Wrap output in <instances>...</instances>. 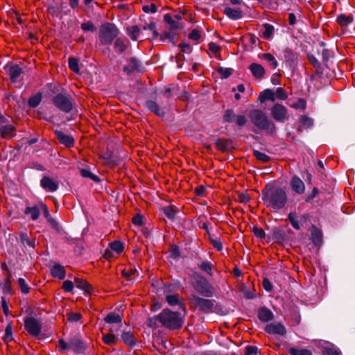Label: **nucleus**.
<instances>
[{
  "mask_svg": "<svg viewBox=\"0 0 355 355\" xmlns=\"http://www.w3.org/2000/svg\"><path fill=\"white\" fill-rule=\"evenodd\" d=\"M249 118L252 124L258 130L267 131L270 135L276 133L277 128L275 123L270 120L261 110H250Z\"/></svg>",
  "mask_w": 355,
  "mask_h": 355,
  "instance_id": "7ed1b4c3",
  "label": "nucleus"
},
{
  "mask_svg": "<svg viewBox=\"0 0 355 355\" xmlns=\"http://www.w3.org/2000/svg\"><path fill=\"white\" fill-rule=\"evenodd\" d=\"M223 119L224 122L229 123H231L234 121L239 128H243L248 123V119L244 115H236L232 109H227L225 111Z\"/></svg>",
  "mask_w": 355,
  "mask_h": 355,
  "instance_id": "f8f14e48",
  "label": "nucleus"
},
{
  "mask_svg": "<svg viewBox=\"0 0 355 355\" xmlns=\"http://www.w3.org/2000/svg\"><path fill=\"white\" fill-rule=\"evenodd\" d=\"M214 143L217 150L225 153L229 152L232 149L231 145L233 143L232 139H227L223 138H217L214 139Z\"/></svg>",
  "mask_w": 355,
  "mask_h": 355,
  "instance_id": "5701e85b",
  "label": "nucleus"
},
{
  "mask_svg": "<svg viewBox=\"0 0 355 355\" xmlns=\"http://www.w3.org/2000/svg\"><path fill=\"white\" fill-rule=\"evenodd\" d=\"M157 322L160 323L159 313L153 317H148L146 320V325L153 329H156L157 327Z\"/></svg>",
  "mask_w": 355,
  "mask_h": 355,
  "instance_id": "09e8293b",
  "label": "nucleus"
},
{
  "mask_svg": "<svg viewBox=\"0 0 355 355\" xmlns=\"http://www.w3.org/2000/svg\"><path fill=\"white\" fill-rule=\"evenodd\" d=\"M45 6L47 8L49 14L60 19L62 17L60 1H52L51 3L45 4Z\"/></svg>",
  "mask_w": 355,
  "mask_h": 355,
  "instance_id": "bb28decb",
  "label": "nucleus"
},
{
  "mask_svg": "<svg viewBox=\"0 0 355 355\" xmlns=\"http://www.w3.org/2000/svg\"><path fill=\"white\" fill-rule=\"evenodd\" d=\"M261 200L267 207L276 211L285 207L288 201V195L284 188L274 189L267 184L261 191Z\"/></svg>",
  "mask_w": 355,
  "mask_h": 355,
  "instance_id": "f257e3e1",
  "label": "nucleus"
},
{
  "mask_svg": "<svg viewBox=\"0 0 355 355\" xmlns=\"http://www.w3.org/2000/svg\"><path fill=\"white\" fill-rule=\"evenodd\" d=\"M119 34V30L114 24L104 23L99 28V41L102 45H111Z\"/></svg>",
  "mask_w": 355,
  "mask_h": 355,
  "instance_id": "423d86ee",
  "label": "nucleus"
},
{
  "mask_svg": "<svg viewBox=\"0 0 355 355\" xmlns=\"http://www.w3.org/2000/svg\"><path fill=\"white\" fill-rule=\"evenodd\" d=\"M258 318L261 322H268L274 319V314L268 308L262 306L258 309Z\"/></svg>",
  "mask_w": 355,
  "mask_h": 355,
  "instance_id": "393cba45",
  "label": "nucleus"
},
{
  "mask_svg": "<svg viewBox=\"0 0 355 355\" xmlns=\"http://www.w3.org/2000/svg\"><path fill=\"white\" fill-rule=\"evenodd\" d=\"M14 339L13 334H12V322H8L6 329H5V334L3 338V340L5 343H8Z\"/></svg>",
  "mask_w": 355,
  "mask_h": 355,
  "instance_id": "8fccbe9b",
  "label": "nucleus"
},
{
  "mask_svg": "<svg viewBox=\"0 0 355 355\" xmlns=\"http://www.w3.org/2000/svg\"><path fill=\"white\" fill-rule=\"evenodd\" d=\"M69 345L74 352L77 354H84L87 347L83 337L79 334L69 336Z\"/></svg>",
  "mask_w": 355,
  "mask_h": 355,
  "instance_id": "ddd939ff",
  "label": "nucleus"
},
{
  "mask_svg": "<svg viewBox=\"0 0 355 355\" xmlns=\"http://www.w3.org/2000/svg\"><path fill=\"white\" fill-rule=\"evenodd\" d=\"M51 275L54 278L62 280L65 278L66 270L64 267L60 263H55L51 268Z\"/></svg>",
  "mask_w": 355,
  "mask_h": 355,
  "instance_id": "cd10ccee",
  "label": "nucleus"
},
{
  "mask_svg": "<svg viewBox=\"0 0 355 355\" xmlns=\"http://www.w3.org/2000/svg\"><path fill=\"white\" fill-rule=\"evenodd\" d=\"M320 193V191L317 187H313V190L309 193L304 198L305 202L309 203L311 200L316 197Z\"/></svg>",
  "mask_w": 355,
  "mask_h": 355,
  "instance_id": "0e129e2a",
  "label": "nucleus"
},
{
  "mask_svg": "<svg viewBox=\"0 0 355 355\" xmlns=\"http://www.w3.org/2000/svg\"><path fill=\"white\" fill-rule=\"evenodd\" d=\"M248 69L256 79L261 80L265 76L266 70L260 64L256 62L251 63Z\"/></svg>",
  "mask_w": 355,
  "mask_h": 355,
  "instance_id": "b1692460",
  "label": "nucleus"
},
{
  "mask_svg": "<svg viewBox=\"0 0 355 355\" xmlns=\"http://www.w3.org/2000/svg\"><path fill=\"white\" fill-rule=\"evenodd\" d=\"M42 99V93L40 92H37L35 94L31 96L28 101V105L31 108L37 107L41 103Z\"/></svg>",
  "mask_w": 355,
  "mask_h": 355,
  "instance_id": "c9c22d12",
  "label": "nucleus"
},
{
  "mask_svg": "<svg viewBox=\"0 0 355 355\" xmlns=\"http://www.w3.org/2000/svg\"><path fill=\"white\" fill-rule=\"evenodd\" d=\"M185 315L184 312L165 308L159 313L160 324L169 330H178L183 327Z\"/></svg>",
  "mask_w": 355,
  "mask_h": 355,
  "instance_id": "f03ea898",
  "label": "nucleus"
},
{
  "mask_svg": "<svg viewBox=\"0 0 355 355\" xmlns=\"http://www.w3.org/2000/svg\"><path fill=\"white\" fill-rule=\"evenodd\" d=\"M46 220L48 223L51 225V227L53 230H55L56 232L60 233L62 232V227L60 225L59 223L55 219L52 218V216L46 219Z\"/></svg>",
  "mask_w": 355,
  "mask_h": 355,
  "instance_id": "e2e57ef3",
  "label": "nucleus"
},
{
  "mask_svg": "<svg viewBox=\"0 0 355 355\" xmlns=\"http://www.w3.org/2000/svg\"><path fill=\"white\" fill-rule=\"evenodd\" d=\"M311 240L313 243L317 246L320 245L322 241V234L321 230L318 228L315 225H313L311 230Z\"/></svg>",
  "mask_w": 355,
  "mask_h": 355,
  "instance_id": "c85d7f7f",
  "label": "nucleus"
},
{
  "mask_svg": "<svg viewBox=\"0 0 355 355\" xmlns=\"http://www.w3.org/2000/svg\"><path fill=\"white\" fill-rule=\"evenodd\" d=\"M10 274L8 273L7 278L5 280L4 285L3 287V292L7 294L11 295L12 294L11 281H10Z\"/></svg>",
  "mask_w": 355,
  "mask_h": 355,
  "instance_id": "680f3d73",
  "label": "nucleus"
},
{
  "mask_svg": "<svg viewBox=\"0 0 355 355\" xmlns=\"http://www.w3.org/2000/svg\"><path fill=\"white\" fill-rule=\"evenodd\" d=\"M54 134L59 143L66 148H70L74 146L75 140L72 135H66L62 131L57 129L54 130Z\"/></svg>",
  "mask_w": 355,
  "mask_h": 355,
  "instance_id": "f3484780",
  "label": "nucleus"
},
{
  "mask_svg": "<svg viewBox=\"0 0 355 355\" xmlns=\"http://www.w3.org/2000/svg\"><path fill=\"white\" fill-rule=\"evenodd\" d=\"M69 68L76 73H80L78 60L74 57H69L68 59Z\"/></svg>",
  "mask_w": 355,
  "mask_h": 355,
  "instance_id": "3c124183",
  "label": "nucleus"
},
{
  "mask_svg": "<svg viewBox=\"0 0 355 355\" xmlns=\"http://www.w3.org/2000/svg\"><path fill=\"white\" fill-rule=\"evenodd\" d=\"M51 101L53 105L64 113H69L73 107V99L63 87H54Z\"/></svg>",
  "mask_w": 355,
  "mask_h": 355,
  "instance_id": "20e7f679",
  "label": "nucleus"
},
{
  "mask_svg": "<svg viewBox=\"0 0 355 355\" xmlns=\"http://www.w3.org/2000/svg\"><path fill=\"white\" fill-rule=\"evenodd\" d=\"M181 257L180 248L177 245H173L170 249V255L169 257L174 259L178 260Z\"/></svg>",
  "mask_w": 355,
  "mask_h": 355,
  "instance_id": "13d9d810",
  "label": "nucleus"
},
{
  "mask_svg": "<svg viewBox=\"0 0 355 355\" xmlns=\"http://www.w3.org/2000/svg\"><path fill=\"white\" fill-rule=\"evenodd\" d=\"M271 233L272 239L276 242H283L286 240V234L280 227H273Z\"/></svg>",
  "mask_w": 355,
  "mask_h": 355,
  "instance_id": "c756f323",
  "label": "nucleus"
},
{
  "mask_svg": "<svg viewBox=\"0 0 355 355\" xmlns=\"http://www.w3.org/2000/svg\"><path fill=\"white\" fill-rule=\"evenodd\" d=\"M191 284L196 292L205 297H212L214 288L209 281L198 272H193L191 275Z\"/></svg>",
  "mask_w": 355,
  "mask_h": 355,
  "instance_id": "39448f33",
  "label": "nucleus"
},
{
  "mask_svg": "<svg viewBox=\"0 0 355 355\" xmlns=\"http://www.w3.org/2000/svg\"><path fill=\"white\" fill-rule=\"evenodd\" d=\"M15 127L12 124L0 126V137L3 139H10L15 136Z\"/></svg>",
  "mask_w": 355,
  "mask_h": 355,
  "instance_id": "a878e982",
  "label": "nucleus"
},
{
  "mask_svg": "<svg viewBox=\"0 0 355 355\" xmlns=\"http://www.w3.org/2000/svg\"><path fill=\"white\" fill-rule=\"evenodd\" d=\"M216 71L220 75L222 79H227L232 74L233 69L232 68L218 67Z\"/></svg>",
  "mask_w": 355,
  "mask_h": 355,
  "instance_id": "864d4df0",
  "label": "nucleus"
},
{
  "mask_svg": "<svg viewBox=\"0 0 355 355\" xmlns=\"http://www.w3.org/2000/svg\"><path fill=\"white\" fill-rule=\"evenodd\" d=\"M80 173L82 177L89 178L95 182H99L101 181L100 178L98 175L92 173L89 169L82 168L80 171Z\"/></svg>",
  "mask_w": 355,
  "mask_h": 355,
  "instance_id": "c03bdc74",
  "label": "nucleus"
},
{
  "mask_svg": "<svg viewBox=\"0 0 355 355\" xmlns=\"http://www.w3.org/2000/svg\"><path fill=\"white\" fill-rule=\"evenodd\" d=\"M126 33L133 41H138L139 37H142V31L137 25L127 26Z\"/></svg>",
  "mask_w": 355,
  "mask_h": 355,
  "instance_id": "7c9ffc66",
  "label": "nucleus"
},
{
  "mask_svg": "<svg viewBox=\"0 0 355 355\" xmlns=\"http://www.w3.org/2000/svg\"><path fill=\"white\" fill-rule=\"evenodd\" d=\"M283 55L284 58L287 63H288L290 65L294 64L295 60L296 59V54L291 49L288 47L284 49L283 50Z\"/></svg>",
  "mask_w": 355,
  "mask_h": 355,
  "instance_id": "4c0bfd02",
  "label": "nucleus"
},
{
  "mask_svg": "<svg viewBox=\"0 0 355 355\" xmlns=\"http://www.w3.org/2000/svg\"><path fill=\"white\" fill-rule=\"evenodd\" d=\"M300 121L304 128H311L313 126V119L306 115L301 116Z\"/></svg>",
  "mask_w": 355,
  "mask_h": 355,
  "instance_id": "5fc2aeb1",
  "label": "nucleus"
},
{
  "mask_svg": "<svg viewBox=\"0 0 355 355\" xmlns=\"http://www.w3.org/2000/svg\"><path fill=\"white\" fill-rule=\"evenodd\" d=\"M141 31H150L151 32V36L149 35H145L144 33L142 32V40H149L150 41L157 39L159 37V33L157 30V24L154 21H150V23L147 24L145 23L141 26L140 28Z\"/></svg>",
  "mask_w": 355,
  "mask_h": 355,
  "instance_id": "2eb2a0df",
  "label": "nucleus"
},
{
  "mask_svg": "<svg viewBox=\"0 0 355 355\" xmlns=\"http://www.w3.org/2000/svg\"><path fill=\"white\" fill-rule=\"evenodd\" d=\"M24 214L26 215H31L33 220L38 219L40 214V209L37 206L26 207L24 211Z\"/></svg>",
  "mask_w": 355,
  "mask_h": 355,
  "instance_id": "58836bf2",
  "label": "nucleus"
},
{
  "mask_svg": "<svg viewBox=\"0 0 355 355\" xmlns=\"http://www.w3.org/2000/svg\"><path fill=\"white\" fill-rule=\"evenodd\" d=\"M6 68L8 69V72L10 76V80L12 83H15L17 78L23 73L21 68L16 64H8L6 65Z\"/></svg>",
  "mask_w": 355,
  "mask_h": 355,
  "instance_id": "4be33fe9",
  "label": "nucleus"
},
{
  "mask_svg": "<svg viewBox=\"0 0 355 355\" xmlns=\"http://www.w3.org/2000/svg\"><path fill=\"white\" fill-rule=\"evenodd\" d=\"M144 107L150 112L153 113L157 116L164 120L166 114L169 111V108L166 105H160L155 100L148 99L143 104Z\"/></svg>",
  "mask_w": 355,
  "mask_h": 355,
  "instance_id": "1a4fd4ad",
  "label": "nucleus"
},
{
  "mask_svg": "<svg viewBox=\"0 0 355 355\" xmlns=\"http://www.w3.org/2000/svg\"><path fill=\"white\" fill-rule=\"evenodd\" d=\"M264 31L262 33V37L266 40H268L274 34L275 27L270 24L266 23L263 25Z\"/></svg>",
  "mask_w": 355,
  "mask_h": 355,
  "instance_id": "a18cd8bd",
  "label": "nucleus"
},
{
  "mask_svg": "<svg viewBox=\"0 0 355 355\" xmlns=\"http://www.w3.org/2000/svg\"><path fill=\"white\" fill-rule=\"evenodd\" d=\"M103 342L109 345H114L118 341V338L112 334H107L103 336Z\"/></svg>",
  "mask_w": 355,
  "mask_h": 355,
  "instance_id": "bf43d9fd",
  "label": "nucleus"
},
{
  "mask_svg": "<svg viewBox=\"0 0 355 355\" xmlns=\"http://www.w3.org/2000/svg\"><path fill=\"white\" fill-rule=\"evenodd\" d=\"M234 6H239L236 8H230L225 6L223 9V13L232 20H239L241 19L244 15L248 12V6L244 3H241L242 1H230Z\"/></svg>",
  "mask_w": 355,
  "mask_h": 355,
  "instance_id": "6e6552de",
  "label": "nucleus"
},
{
  "mask_svg": "<svg viewBox=\"0 0 355 355\" xmlns=\"http://www.w3.org/2000/svg\"><path fill=\"white\" fill-rule=\"evenodd\" d=\"M21 243H26L29 247L34 249L35 246V239H30L26 233L21 232L19 234Z\"/></svg>",
  "mask_w": 355,
  "mask_h": 355,
  "instance_id": "6e6d98bb",
  "label": "nucleus"
},
{
  "mask_svg": "<svg viewBox=\"0 0 355 355\" xmlns=\"http://www.w3.org/2000/svg\"><path fill=\"white\" fill-rule=\"evenodd\" d=\"M288 220L295 230H300L301 229V225L300 221L297 220L296 212H290L288 215Z\"/></svg>",
  "mask_w": 355,
  "mask_h": 355,
  "instance_id": "79ce46f5",
  "label": "nucleus"
},
{
  "mask_svg": "<svg viewBox=\"0 0 355 355\" xmlns=\"http://www.w3.org/2000/svg\"><path fill=\"white\" fill-rule=\"evenodd\" d=\"M121 339L129 347H134L137 344V339L130 331H123L121 334Z\"/></svg>",
  "mask_w": 355,
  "mask_h": 355,
  "instance_id": "f704fd0d",
  "label": "nucleus"
},
{
  "mask_svg": "<svg viewBox=\"0 0 355 355\" xmlns=\"http://www.w3.org/2000/svg\"><path fill=\"white\" fill-rule=\"evenodd\" d=\"M259 58L268 61L270 65L272 67L273 69H276L278 67V62L275 59V58L268 53H263L259 55Z\"/></svg>",
  "mask_w": 355,
  "mask_h": 355,
  "instance_id": "de8ad7c7",
  "label": "nucleus"
},
{
  "mask_svg": "<svg viewBox=\"0 0 355 355\" xmlns=\"http://www.w3.org/2000/svg\"><path fill=\"white\" fill-rule=\"evenodd\" d=\"M74 283L76 288L84 291L85 294L92 295L94 292V289L92 285L83 278L75 277Z\"/></svg>",
  "mask_w": 355,
  "mask_h": 355,
  "instance_id": "6ab92c4d",
  "label": "nucleus"
},
{
  "mask_svg": "<svg viewBox=\"0 0 355 355\" xmlns=\"http://www.w3.org/2000/svg\"><path fill=\"white\" fill-rule=\"evenodd\" d=\"M288 352L291 355H312L311 350L307 349H297L295 347H290Z\"/></svg>",
  "mask_w": 355,
  "mask_h": 355,
  "instance_id": "603ef678",
  "label": "nucleus"
},
{
  "mask_svg": "<svg viewBox=\"0 0 355 355\" xmlns=\"http://www.w3.org/2000/svg\"><path fill=\"white\" fill-rule=\"evenodd\" d=\"M264 331L270 335L285 336L286 334V329L285 326L281 323H270L266 325Z\"/></svg>",
  "mask_w": 355,
  "mask_h": 355,
  "instance_id": "dca6fc26",
  "label": "nucleus"
},
{
  "mask_svg": "<svg viewBox=\"0 0 355 355\" xmlns=\"http://www.w3.org/2000/svg\"><path fill=\"white\" fill-rule=\"evenodd\" d=\"M252 232L257 239H263L266 237V233L263 230L259 228L256 225L252 227Z\"/></svg>",
  "mask_w": 355,
  "mask_h": 355,
  "instance_id": "338daca9",
  "label": "nucleus"
},
{
  "mask_svg": "<svg viewBox=\"0 0 355 355\" xmlns=\"http://www.w3.org/2000/svg\"><path fill=\"white\" fill-rule=\"evenodd\" d=\"M160 210L168 220L173 221L177 214L176 210H178V209L174 205H168L162 207Z\"/></svg>",
  "mask_w": 355,
  "mask_h": 355,
  "instance_id": "2f4dec72",
  "label": "nucleus"
},
{
  "mask_svg": "<svg viewBox=\"0 0 355 355\" xmlns=\"http://www.w3.org/2000/svg\"><path fill=\"white\" fill-rule=\"evenodd\" d=\"M24 322V328L28 333L33 337L39 338L42 331L40 322L33 317H27Z\"/></svg>",
  "mask_w": 355,
  "mask_h": 355,
  "instance_id": "9b49d317",
  "label": "nucleus"
},
{
  "mask_svg": "<svg viewBox=\"0 0 355 355\" xmlns=\"http://www.w3.org/2000/svg\"><path fill=\"white\" fill-rule=\"evenodd\" d=\"M164 21L169 25L170 31H176L177 30L182 28L180 24L178 21L173 19L169 13L164 15Z\"/></svg>",
  "mask_w": 355,
  "mask_h": 355,
  "instance_id": "473e14b6",
  "label": "nucleus"
},
{
  "mask_svg": "<svg viewBox=\"0 0 355 355\" xmlns=\"http://www.w3.org/2000/svg\"><path fill=\"white\" fill-rule=\"evenodd\" d=\"M270 114L272 119L277 123H284L289 119L288 109L280 103H276L270 108Z\"/></svg>",
  "mask_w": 355,
  "mask_h": 355,
  "instance_id": "9d476101",
  "label": "nucleus"
},
{
  "mask_svg": "<svg viewBox=\"0 0 355 355\" xmlns=\"http://www.w3.org/2000/svg\"><path fill=\"white\" fill-rule=\"evenodd\" d=\"M17 282L21 292L24 294H28L30 291V287L26 283V280L22 277H19Z\"/></svg>",
  "mask_w": 355,
  "mask_h": 355,
  "instance_id": "052dcab7",
  "label": "nucleus"
},
{
  "mask_svg": "<svg viewBox=\"0 0 355 355\" xmlns=\"http://www.w3.org/2000/svg\"><path fill=\"white\" fill-rule=\"evenodd\" d=\"M290 186L292 191L299 195L303 194L305 192V184L297 175H293L290 181Z\"/></svg>",
  "mask_w": 355,
  "mask_h": 355,
  "instance_id": "a211bd4d",
  "label": "nucleus"
},
{
  "mask_svg": "<svg viewBox=\"0 0 355 355\" xmlns=\"http://www.w3.org/2000/svg\"><path fill=\"white\" fill-rule=\"evenodd\" d=\"M81 28L85 31H90L92 33L96 31V28L94 26V24L90 21L83 23L81 24Z\"/></svg>",
  "mask_w": 355,
  "mask_h": 355,
  "instance_id": "774afa93",
  "label": "nucleus"
},
{
  "mask_svg": "<svg viewBox=\"0 0 355 355\" xmlns=\"http://www.w3.org/2000/svg\"><path fill=\"white\" fill-rule=\"evenodd\" d=\"M253 155L259 161L263 163H268L270 161L271 158L265 153H261L257 150H253Z\"/></svg>",
  "mask_w": 355,
  "mask_h": 355,
  "instance_id": "4d7b16f0",
  "label": "nucleus"
},
{
  "mask_svg": "<svg viewBox=\"0 0 355 355\" xmlns=\"http://www.w3.org/2000/svg\"><path fill=\"white\" fill-rule=\"evenodd\" d=\"M114 47L119 53H122L126 51L128 45L123 39L118 37L114 41Z\"/></svg>",
  "mask_w": 355,
  "mask_h": 355,
  "instance_id": "a19ab883",
  "label": "nucleus"
},
{
  "mask_svg": "<svg viewBox=\"0 0 355 355\" xmlns=\"http://www.w3.org/2000/svg\"><path fill=\"white\" fill-rule=\"evenodd\" d=\"M40 186L48 192H54L58 189V184L49 176H44L40 180Z\"/></svg>",
  "mask_w": 355,
  "mask_h": 355,
  "instance_id": "412c9836",
  "label": "nucleus"
},
{
  "mask_svg": "<svg viewBox=\"0 0 355 355\" xmlns=\"http://www.w3.org/2000/svg\"><path fill=\"white\" fill-rule=\"evenodd\" d=\"M198 266L200 269L205 272H207L210 276H212V268L213 265L209 261H205L200 263H198Z\"/></svg>",
  "mask_w": 355,
  "mask_h": 355,
  "instance_id": "37998d69",
  "label": "nucleus"
},
{
  "mask_svg": "<svg viewBox=\"0 0 355 355\" xmlns=\"http://www.w3.org/2000/svg\"><path fill=\"white\" fill-rule=\"evenodd\" d=\"M109 247L112 250L116 252V254H121L124 250L123 243L118 240L110 243Z\"/></svg>",
  "mask_w": 355,
  "mask_h": 355,
  "instance_id": "49530a36",
  "label": "nucleus"
},
{
  "mask_svg": "<svg viewBox=\"0 0 355 355\" xmlns=\"http://www.w3.org/2000/svg\"><path fill=\"white\" fill-rule=\"evenodd\" d=\"M123 320V316L115 313L110 312L104 318V320L107 324L121 323Z\"/></svg>",
  "mask_w": 355,
  "mask_h": 355,
  "instance_id": "e433bc0d",
  "label": "nucleus"
},
{
  "mask_svg": "<svg viewBox=\"0 0 355 355\" xmlns=\"http://www.w3.org/2000/svg\"><path fill=\"white\" fill-rule=\"evenodd\" d=\"M354 17L352 15L346 16L344 14H340L337 18L336 21L341 26H347L348 24L352 23Z\"/></svg>",
  "mask_w": 355,
  "mask_h": 355,
  "instance_id": "ea45409f",
  "label": "nucleus"
},
{
  "mask_svg": "<svg viewBox=\"0 0 355 355\" xmlns=\"http://www.w3.org/2000/svg\"><path fill=\"white\" fill-rule=\"evenodd\" d=\"M258 99L262 103L268 100L275 102L276 100L275 93L271 89H266L260 93Z\"/></svg>",
  "mask_w": 355,
  "mask_h": 355,
  "instance_id": "72a5a7b5",
  "label": "nucleus"
},
{
  "mask_svg": "<svg viewBox=\"0 0 355 355\" xmlns=\"http://www.w3.org/2000/svg\"><path fill=\"white\" fill-rule=\"evenodd\" d=\"M166 301L171 306H178L184 312V315L187 314L185 304L180 300L178 294L166 295Z\"/></svg>",
  "mask_w": 355,
  "mask_h": 355,
  "instance_id": "aec40b11",
  "label": "nucleus"
},
{
  "mask_svg": "<svg viewBox=\"0 0 355 355\" xmlns=\"http://www.w3.org/2000/svg\"><path fill=\"white\" fill-rule=\"evenodd\" d=\"M83 315L80 313L70 312L67 314V320L69 322H76L82 318Z\"/></svg>",
  "mask_w": 355,
  "mask_h": 355,
  "instance_id": "69168bd1",
  "label": "nucleus"
},
{
  "mask_svg": "<svg viewBox=\"0 0 355 355\" xmlns=\"http://www.w3.org/2000/svg\"><path fill=\"white\" fill-rule=\"evenodd\" d=\"M208 298L209 297H201L196 295H192L191 299L193 301L195 307L199 312L209 314L216 312V300Z\"/></svg>",
  "mask_w": 355,
  "mask_h": 355,
  "instance_id": "0eeeda50",
  "label": "nucleus"
},
{
  "mask_svg": "<svg viewBox=\"0 0 355 355\" xmlns=\"http://www.w3.org/2000/svg\"><path fill=\"white\" fill-rule=\"evenodd\" d=\"M128 62V64L123 67V71L127 75H131L135 71L143 72L144 71L141 61L137 57H131Z\"/></svg>",
  "mask_w": 355,
  "mask_h": 355,
  "instance_id": "4468645a",
  "label": "nucleus"
}]
</instances>
